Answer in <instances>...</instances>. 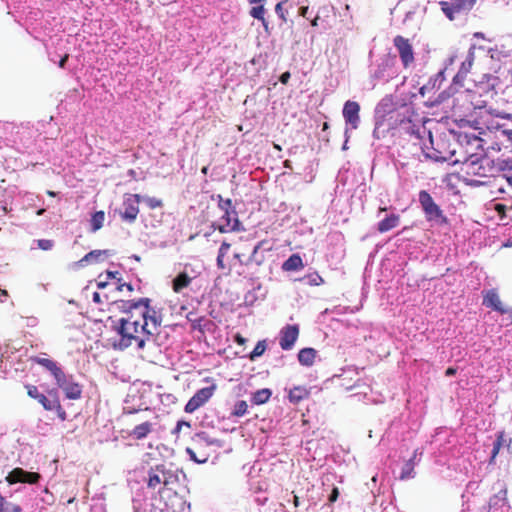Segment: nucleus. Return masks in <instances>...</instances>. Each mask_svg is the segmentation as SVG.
<instances>
[{"label":"nucleus","mask_w":512,"mask_h":512,"mask_svg":"<svg viewBox=\"0 0 512 512\" xmlns=\"http://www.w3.org/2000/svg\"><path fill=\"white\" fill-rule=\"evenodd\" d=\"M148 298H141L137 302L130 301V324L135 333L153 335L161 320L155 310L149 306Z\"/></svg>","instance_id":"f257e3e1"},{"label":"nucleus","mask_w":512,"mask_h":512,"mask_svg":"<svg viewBox=\"0 0 512 512\" xmlns=\"http://www.w3.org/2000/svg\"><path fill=\"white\" fill-rule=\"evenodd\" d=\"M218 209L221 212L219 221L213 223L219 232L227 233L232 231H238L240 222L237 217V213L233 208L231 199H224L221 195H217Z\"/></svg>","instance_id":"f03ea898"},{"label":"nucleus","mask_w":512,"mask_h":512,"mask_svg":"<svg viewBox=\"0 0 512 512\" xmlns=\"http://www.w3.org/2000/svg\"><path fill=\"white\" fill-rule=\"evenodd\" d=\"M176 475L165 467L157 465L150 468L148 472L147 487L152 490L161 491L162 488H168L176 480Z\"/></svg>","instance_id":"7ed1b4c3"},{"label":"nucleus","mask_w":512,"mask_h":512,"mask_svg":"<svg viewBox=\"0 0 512 512\" xmlns=\"http://www.w3.org/2000/svg\"><path fill=\"white\" fill-rule=\"evenodd\" d=\"M216 389L217 386L214 383L209 387L199 389L186 403L184 411L186 413H193L200 407L204 406L214 395Z\"/></svg>","instance_id":"20e7f679"},{"label":"nucleus","mask_w":512,"mask_h":512,"mask_svg":"<svg viewBox=\"0 0 512 512\" xmlns=\"http://www.w3.org/2000/svg\"><path fill=\"white\" fill-rule=\"evenodd\" d=\"M393 44L398 51L403 67L409 68L415 62L414 50L410 40L397 35L393 39Z\"/></svg>","instance_id":"39448f33"},{"label":"nucleus","mask_w":512,"mask_h":512,"mask_svg":"<svg viewBox=\"0 0 512 512\" xmlns=\"http://www.w3.org/2000/svg\"><path fill=\"white\" fill-rule=\"evenodd\" d=\"M55 381L68 399L76 400L81 397L82 388L79 383L73 381L72 376L67 377L62 371V377L55 378Z\"/></svg>","instance_id":"423d86ee"},{"label":"nucleus","mask_w":512,"mask_h":512,"mask_svg":"<svg viewBox=\"0 0 512 512\" xmlns=\"http://www.w3.org/2000/svg\"><path fill=\"white\" fill-rule=\"evenodd\" d=\"M342 114L351 129H357L360 124V105L356 101L348 100L344 103Z\"/></svg>","instance_id":"0eeeda50"},{"label":"nucleus","mask_w":512,"mask_h":512,"mask_svg":"<svg viewBox=\"0 0 512 512\" xmlns=\"http://www.w3.org/2000/svg\"><path fill=\"white\" fill-rule=\"evenodd\" d=\"M41 476L37 472H28L22 468H14L6 477L9 484L29 483L35 484L40 480Z\"/></svg>","instance_id":"6e6552de"},{"label":"nucleus","mask_w":512,"mask_h":512,"mask_svg":"<svg viewBox=\"0 0 512 512\" xmlns=\"http://www.w3.org/2000/svg\"><path fill=\"white\" fill-rule=\"evenodd\" d=\"M299 336L298 325H286L280 331L279 345L283 350H290L293 348Z\"/></svg>","instance_id":"1a4fd4ad"},{"label":"nucleus","mask_w":512,"mask_h":512,"mask_svg":"<svg viewBox=\"0 0 512 512\" xmlns=\"http://www.w3.org/2000/svg\"><path fill=\"white\" fill-rule=\"evenodd\" d=\"M470 3L469 1L462 2V4L459 3H449L447 1H441L439 2V5L441 7L442 12L445 14V16L449 20L455 19V14L459 13L461 11H469L470 10Z\"/></svg>","instance_id":"9d476101"},{"label":"nucleus","mask_w":512,"mask_h":512,"mask_svg":"<svg viewBox=\"0 0 512 512\" xmlns=\"http://www.w3.org/2000/svg\"><path fill=\"white\" fill-rule=\"evenodd\" d=\"M474 50H475V47L472 46L469 49L465 60L461 63L460 69L454 77V80L456 82L463 81L466 78V76L468 75V73H470L473 63H474V60H475V51Z\"/></svg>","instance_id":"9b49d317"},{"label":"nucleus","mask_w":512,"mask_h":512,"mask_svg":"<svg viewBox=\"0 0 512 512\" xmlns=\"http://www.w3.org/2000/svg\"><path fill=\"white\" fill-rule=\"evenodd\" d=\"M483 305L490 307L501 314H505L507 312L502 304V301L500 300L498 293L494 289L488 290L485 293L483 297Z\"/></svg>","instance_id":"f8f14e48"},{"label":"nucleus","mask_w":512,"mask_h":512,"mask_svg":"<svg viewBox=\"0 0 512 512\" xmlns=\"http://www.w3.org/2000/svg\"><path fill=\"white\" fill-rule=\"evenodd\" d=\"M25 388L28 396L36 399L45 410L52 411L54 409L53 399H49L44 394L40 393L37 386L28 384L25 385Z\"/></svg>","instance_id":"ddd939ff"},{"label":"nucleus","mask_w":512,"mask_h":512,"mask_svg":"<svg viewBox=\"0 0 512 512\" xmlns=\"http://www.w3.org/2000/svg\"><path fill=\"white\" fill-rule=\"evenodd\" d=\"M127 320L125 318L119 319L117 325H115V330L118 335L121 336L119 341H115L112 343L114 349L124 350L128 347V333L126 331Z\"/></svg>","instance_id":"4468645a"},{"label":"nucleus","mask_w":512,"mask_h":512,"mask_svg":"<svg viewBox=\"0 0 512 512\" xmlns=\"http://www.w3.org/2000/svg\"><path fill=\"white\" fill-rule=\"evenodd\" d=\"M31 361L49 370L54 378L62 377V369L57 365L55 361L38 356L31 357Z\"/></svg>","instance_id":"2eb2a0df"},{"label":"nucleus","mask_w":512,"mask_h":512,"mask_svg":"<svg viewBox=\"0 0 512 512\" xmlns=\"http://www.w3.org/2000/svg\"><path fill=\"white\" fill-rule=\"evenodd\" d=\"M428 221H436L438 224H447V217L443 214L440 207L434 202L424 210Z\"/></svg>","instance_id":"dca6fc26"},{"label":"nucleus","mask_w":512,"mask_h":512,"mask_svg":"<svg viewBox=\"0 0 512 512\" xmlns=\"http://www.w3.org/2000/svg\"><path fill=\"white\" fill-rule=\"evenodd\" d=\"M400 224V215L392 213L387 215L383 220L377 224V231L379 233H386Z\"/></svg>","instance_id":"f3484780"},{"label":"nucleus","mask_w":512,"mask_h":512,"mask_svg":"<svg viewBox=\"0 0 512 512\" xmlns=\"http://www.w3.org/2000/svg\"><path fill=\"white\" fill-rule=\"evenodd\" d=\"M281 268L285 272L299 271L304 268V263L301 256L295 253L283 262Z\"/></svg>","instance_id":"a211bd4d"},{"label":"nucleus","mask_w":512,"mask_h":512,"mask_svg":"<svg viewBox=\"0 0 512 512\" xmlns=\"http://www.w3.org/2000/svg\"><path fill=\"white\" fill-rule=\"evenodd\" d=\"M310 396V390L305 386H295L290 389L288 398L293 404H298L302 400L308 399Z\"/></svg>","instance_id":"6ab92c4d"},{"label":"nucleus","mask_w":512,"mask_h":512,"mask_svg":"<svg viewBox=\"0 0 512 512\" xmlns=\"http://www.w3.org/2000/svg\"><path fill=\"white\" fill-rule=\"evenodd\" d=\"M317 351L314 348H303L298 353V361L303 366H312L314 364Z\"/></svg>","instance_id":"aec40b11"},{"label":"nucleus","mask_w":512,"mask_h":512,"mask_svg":"<svg viewBox=\"0 0 512 512\" xmlns=\"http://www.w3.org/2000/svg\"><path fill=\"white\" fill-rule=\"evenodd\" d=\"M106 256V250H93L87 253L81 260H79L78 264L80 266H84L85 264L99 263L103 261Z\"/></svg>","instance_id":"412c9836"},{"label":"nucleus","mask_w":512,"mask_h":512,"mask_svg":"<svg viewBox=\"0 0 512 512\" xmlns=\"http://www.w3.org/2000/svg\"><path fill=\"white\" fill-rule=\"evenodd\" d=\"M192 281V278L186 273H179L172 281V289L175 293H180L184 288H187Z\"/></svg>","instance_id":"4be33fe9"},{"label":"nucleus","mask_w":512,"mask_h":512,"mask_svg":"<svg viewBox=\"0 0 512 512\" xmlns=\"http://www.w3.org/2000/svg\"><path fill=\"white\" fill-rule=\"evenodd\" d=\"M265 241H260L253 249L250 257L248 258L247 261H243V256L244 254L243 253H234L233 255V258L235 260H237L241 265L245 264V265H249L250 263H253L255 262L257 265H261L262 263V260H257L256 259V254L257 252L259 251V249L264 245Z\"/></svg>","instance_id":"5701e85b"},{"label":"nucleus","mask_w":512,"mask_h":512,"mask_svg":"<svg viewBox=\"0 0 512 512\" xmlns=\"http://www.w3.org/2000/svg\"><path fill=\"white\" fill-rule=\"evenodd\" d=\"M153 429V424L149 421H145L139 425H136L132 432V434L136 439H143L145 438Z\"/></svg>","instance_id":"b1692460"},{"label":"nucleus","mask_w":512,"mask_h":512,"mask_svg":"<svg viewBox=\"0 0 512 512\" xmlns=\"http://www.w3.org/2000/svg\"><path fill=\"white\" fill-rule=\"evenodd\" d=\"M272 392L268 388L257 390L252 394L251 401L255 405H262L269 401Z\"/></svg>","instance_id":"393cba45"},{"label":"nucleus","mask_w":512,"mask_h":512,"mask_svg":"<svg viewBox=\"0 0 512 512\" xmlns=\"http://www.w3.org/2000/svg\"><path fill=\"white\" fill-rule=\"evenodd\" d=\"M230 247H231V244L226 242V241H224V242H222V244H221V246L219 248L218 256H217V267L220 270L227 269V265H226V263L224 261V257L228 253Z\"/></svg>","instance_id":"a878e982"},{"label":"nucleus","mask_w":512,"mask_h":512,"mask_svg":"<svg viewBox=\"0 0 512 512\" xmlns=\"http://www.w3.org/2000/svg\"><path fill=\"white\" fill-rule=\"evenodd\" d=\"M133 197L137 203L145 202L150 209H156L163 205L160 199L154 197H142L139 194H134Z\"/></svg>","instance_id":"bb28decb"},{"label":"nucleus","mask_w":512,"mask_h":512,"mask_svg":"<svg viewBox=\"0 0 512 512\" xmlns=\"http://www.w3.org/2000/svg\"><path fill=\"white\" fill-rule=\"evenodd\" d=\"M105 221V214L103 211L95 212L90 220L91 231L96 232L103 227Z\"/></svg>","instance_id":"cd10ccee"},{"label":"nucleus","mask_w":512,"mask_h":512,"mask_svg":"<svg viewBox=\"0 0 512 512\" xmlns=\"http://www.w3.org/2000/svg\"><path fill=\"white\" fill-rule=\"evenodd\" d=\"M249 13L253 18L260 20L266 30L268 29V22L266 21V19L264 17L265 8L263 5H258V6L252 7Z\"/></svg>","instance_id":"c85d7f7f"},{"label":"nucleus","mask_w":512,"mask_h":512,"mask_svg":"<svg viewBox=\"0 0 512 512\" xmlns=\"http://www.w3.org/2000/svg\"><path fill=\"white\" fill-rule=\"evenodd\" d=\"M267 349V342L266 340H260L257 342V344L255 345L254 349L252 350V352L249 354V359L251 361H254L256 358L262 356L265 351Z\"/></svg>","instance_id":"c756f323"},{"label":"nucleus","mask_w":512,"mask_h":512,"mask_svg":"<svg viewBox=\"0 0 512 512\" xmlns=\"http://www.w3.org/2000/svg\"><path fill=\"white\" fill-rule=\"evenodd\" d=\"M0 512H21V508L18 505L8 502L0 494Z\"/></svg>","instance_id":"7c9ffc66"},{"label":"nucleus","mask_w":512,"mask_h":512,"mask_svg":"<svg viewBox=\"0 0 512 512\" xmlns=\"http://www.w3.org/2000/svg\"><path fill=\"white\" fill-rule=\"evenodd\" d=\"M247 410H248L247 402L244 400H240L235 403L234 409L231 412V414H232V416H235V417H242L247 413Z\"/></svg>","instance_id":"2f4dec72"},{"label":"nucleus","mask_w":512,"mask_h":512,"mask_svg":"<svg viewBox=\"0 0 512 512\" xmlns=\"http://www.w3.org/2000/svg\"><path fill=\"white\" fill-rule=\"evenodd\" d=\"M419 203L423 209V211L429 207L430 205H432L434 203V200L433 198L431 197V195L426 191V190H421L419 192Z\"/></svg>","instance_id":"473e14b6"},{"label":"nucleus","mask_w":512,"mask_h":512,"mask_svg":"<svg viewBox=\"0 0 512 512\" xmlns=\"http://www.w3.org/2000/svg\"><path fill=\"white\" fill-rule=\"evenodd\" d=\"M186 453L189 455L190 459L193 460L196 463H205L208 460V455L205 453H200L197 455V453L194 451V449L187 447Z\"/></svg>","instance_id":"72a5a7b5"},{"label":"nucleus","mask_w":512,"mask_h":512,"mask_svg":"<svg viewBox=\"0 0 512 512\" xmlns=\"http://www.w3.org/2000/svg\"><path fill=\"white\" fill-rule=\"evenodd\" d=\"M305 279L308 280V284L311 286H319L324 283L323 278L317 272L305 276Z\"/></svg>","instance_id":"f704fd0d"},{"label":"nucleus","mask_w":512,"mask_h":512,"mask_svg":"<svg viewBox=\"0 0 512 512\" xmlns=\"http://www.w3.org/2000/svg\"><path fill=\"white\" fill-rule=\"evenodd\" d=\"M37 246L39 249L44 251L51 250L54 246V241L50 239H39L37 240Z\"/></svg>","instance_id":"c9c22d12"},{"label":"nucleus","mask_w":512,"mask_h":512,"mask_svg":"<svg viewBox=\"0 0 512 512\" xmlns=\"http://www.w3.org/2000/svg\"><path fill=\"white\" fill-rule=\"evenodd\" d=\"M53 404H54V406H55L53 410H55V411L57 412L58 417H59L61 420H65V419H66V412H65V411H64V409L62 408V406H61V404H60V402H59V400H58V398H57V397H55V398L53 399Z\"/></svg>","instance_id":"e433bc0d"},{"label":"nucleus","mask_w":512,"mask_h":512,"mask_svg":"<svg viewBox=\"0 0 512 512\" xmlns=\"http://www.w3.org/2000/svg\"><path fill=\"white\" fill-rule=\"evenodd\" d=\"M283 4H284L283 1L277 3L276 6H275V12L282 19V21L286 22V17H285V13H284V9H283Z\"/></svg>","instance_id":"4c0bfd02"},{"label":"nucleus","mask_w":512,"mask_h":512,"mask_svg":"<svg viewBox=\"0 0 512 512\" xmlns=\"http://www.w3.org/2000/svg\"><path fill=\"white\" fill-rule=\"evenodd\" d=\"M183 426L190 428L191 424H190V422L180 420L177 422L176 427L174 428L172 433L178 435L180 433V431L182 430Z\"/></svg>","instance_id":"58836bf2"},{"label":"nucleus","mask_w":512,"mask_h":512,"mask_svg":"<svg viewBox=\"0 0 512 512\" xmlns=\"http://www.w3.org/2000/svg\"><path fill=\"white\" fill-rule=\"evenodd\" d=\"M191 315L192 313H189L187 315V319L191 322L192 324V328L193 329H199L201 330V322H202V318H195V319H191Z\"/></svg>","instance_id":"ea45409f"},{"label":"nucleus","mask_w":512,"mask_h":512,"mask_svg":"<svg viewBox=\"0 0 512 512\" xmlns=\"http://www.w3.org/2000/svg\"><path fill=\"white\" fill-rule=\"evenodd\" d=\"M412 470H413V465H412V463L410 461L403 468L402 473H401V478L405 479V478L409 477L411 472H412Z\"/></svg>","instance_id":"a19ab883"},{"label":"nucleus","mask_w":512,"mask_h":512,"mask_svg":"<svg viewBox=\"0 0 512 512\" xmlns=\"http://www.w3.org/2000/svg\"><path fill=\"white\" fill-rule=\"evenodd\" d=\"M495 211L498 213L499 217L502 219L505 217V213H506V206L504 204H501V203H497L495 204V207H494Z\"/></svg>","instance_id":"79ce46f5"},{"label":"nucleus","mask_w":512,"mask_h":512,"mask_svg":"<svg viewBox=\"0 0 512 512\" xmlns=\"http://www.w3.org/2000/svg\"><path fill=\"white\" fill-rule=\"evenodd\" d=\"M500 449L501 447L499 446V443H494L490 462L494 461L496 456L499 454Z\"/></svg>","instance_id":"37998d69"},{"label":"nucleus","mask_w":512,"mask_h":512,"mask_svg":"<svg viewBox=\"0 0 512 512\" xmlns=\"http://www.w3.org/2000/svg\"><path fill=\"white\" fill-rule=\"evenodd\" d=\"M504 442H505V433H504V431H500L497 434V438H496V441L494 443H499V446L502 447Z\"/></svg>","instance_id":"c03bdc74"},{"label":"nucleus","mask_w":512,"mask_h":512,"mask_svg":"<svg viewBox=\"0 0 512 512\" xmlns=\"http://www.w3.org/2000/svg\"><path fill=\"white\" fill-rule=\"evenodd\" d=\"M234 341L238 344V345H244L246 343V338H244L241 334L237 333L235 336H234Z\"/></svg>","instance_id":"a18cd8bd"},{"label":"nucleus","mask_w":512,"mask_h":512,"mask_svg":"<svg viewBox=\"0 0 512 512\" xmlns=\"http://www.w3.org/2000/svg\"><path fill=\"white\" fill-rule=\"evenodd\" d=\"M290 77H291V74H290V72H288V71H287V72H284V73L280 76L279 80H280V82H281L282 84H287V83L289 82Z\"/></svg>","instance_id":"49530a36"},{"label":"nucleus","mask_w":512,"mask_h":512,"mask_svg":"<svg viewBox=\"0 0 512 512\" xmlns=\"http://www.w3.org/2000/svg\"><path fill=\"white\" fill-rule=\"evenodd\" d=\"M339 496L338 488H334L329 496L330 502H335Z\"/></svg>","instance_id":"de8ad7c7"},{"label":"nucleus","mask_w":512,"mask_h":512,"mask_svg":"<svg viewBox=\"0 0 512 512\" xmlns=\"http://www.w3.org/2000/svg\"><path fill=\"white\" fill-rule=\"evenodd\" d=\"M129 339H130V342H131L132 340H135V341L137 342V344H138V346H139V347H142V346H143V344H144V340H143V339H140L138 336L133 335V334H131V333H130Z\"/></svg>","instance_id":"09e8293b"},{"label":"nucleus","mask_w":512,"mask_h":512,"mask_svg":"<svg viewBox=\"0 0 512 512\" xmlns=\"http://www.w3.org/2000/svg\"><path fill=\"white\" fill-rule=\"evenodd\" d=\"M68 59H69V54H65V55L60 59V61H59V63H58V66H59L60 68H64V67H65V65H66V62L68 61Z\"/></svg>","instance_id":"8fccbe9b"},{"label":"nucleus","mask_w":512,"mask_h":512,"mask_svg":"<svg viewBox=\"0 0 512 512\" xmlns=\"http://www.w3.org/2000/svg\"><path fill=\"white\" fill-rule=\"evenodd\" d=\"M457 373V368L455 367H448L445 371V375L450 377V376H453Z\"/></svg>","instance_id":"3c124183"},{"label":"nucleus","mask_w":512,"mask_h":512,"mask_svg":"<svg viewBox=\"0 0 512 512\" xmlns=\"http://www.w3.org/2000/svg\"><path fill=\"white\" fill-rule=\"evenodd\" d=\"M503 135L506 136L507 140L512 143V130L506 129L502 131Z\"/></svg>","instance_id":"603ef678"},{"label":"nucleus","mask_w":512,"mask_h":512,"mask_svg":"<svg viewBox=\"0 0 512 512\" xmlns=\"http://www.w3.org/2000/svg\"><path fill=\"white\" fill-rule=\"evenodd\" d=\"M473 141L475 143L476 148H480V149L483 150V147H482V144H481L482 140L480 138L474 137Z\"/></svg>","instance_id":"864d4df0"},{"label":"nucleus","mask_w":512,"mask_h":512,"mask_svg":"<svg viewBox=\"0 0 512 512\" xmlns=\"http://www.w3.org/2000/svg\"><path fill=\"white\" fill-rule=\"evenodd\" d=\"M504 178L506 179L507 183L512 187V173L505 174Z\"/></svg>","instance_id":"5fc2aeb1"},{"label":"nucleus","mask_w":512,"mask_h":512,"mask_svg":"<svg viewBox=\"0 0 512 512\" xmlns=\"http://www.w3.org/2000/svg\"><path fill=\"white\" fill-rule=\"evenodd\" d=\"M93 301L96 302V303H101L100 294L98 292H95L93 294Z\"/></svg>","instance_id":"6e6d98bb"},{"label":"nucleus","mask_w":512,"mask_h":512,"mask_svg":"<svg viewBox=\"0 0 512 512\" xmlns=\"http://www.w3.org/2000/svg\"><path fill=\"white\" fill-rule=\"evenodd\" d=\"M307 12H308V7L307 6H304V7L300 8V15L301 16L305 17Z\"/></svg>","instance_id":"4d7b16f0"},{"label":"nucleus","mask_w":512,"mask_h":512,"mask_svg":"<svg viewBox=\"0 0 512 512\" xmlns=\"http://www.w3.org/2000/svg\"><path fill=\"white\" fill-rule=\"evenodd\" d=\"M293 504L295 507H298L300 505L299 497L297 495H294L293 497Z\"/></svg>","instance_id":"13d9d810"},{"label":"nucleus","mask_w":512,"mask_h":512,"mask_svg":"<svg viewBox=\"0 0 512 512\" xmlns=\"http://www.w3.org/2000/svg\"><path fill=\"white\" fill-rule=\"evenodd\" d=\"M474 37L475 38H479V39H484L485 38V36H484V34L482 32H475L474 33Z\"/></svg>","instance_id":"bf43d9fd"},{"label":"nucleus","mask_w":512,"mask_h":512,"mask_svg":"<svg viewBox=\"0 0 512 512\" xmlns=\"http://www.w3.org/2000/svg\"><path fill=\"white\" fill-rule=\"evenodd\" d=\"M318 20H319V16H316L312 21H311V25L312 26H317L318 25Z\"/></svg>","instance_id":"052dcab7"},{"label":"nucleus","mask_w":512,"mask_h":512,"mask_svg":"<svg viewBox=\"0 0 512 512\" xmlns=\"http://www.w3.org/2000/svg\"><path fill=\"white\" fill-rule=\"evenodd\" d=\"M137 212H138L137 210L133 211V212L130 210V215H129L130 220H132L136 217Z\"/></svg>","instance_id":"680f3d73"},{"label":"nucleus","mask_w":512,"mask_h":512,"mask_svg":"<svg viewBox=\"0 0 512 512\" xmlns=\"http://www.w3.org/2000/svg\"><path fill=\"white\" fill-rule=\"evenodd\" d=\"M435 160H446V157L445 156H442V155H435L433 157Z\"/></svg>","instance_id":"e2e57ef3"},{"label":"nucleus","mask_w":512,"mask_h":512,"mask_svg":"<svg viewBox=\"0 0 512 512\" xmlns=\"http://www.w3.org/2000/svg\"><path fill=\"white\" fill-rule=\"evenodd\" d=\"M47 195L50 196V197H55L56 196V192H54L52 190H48L47 191Z\"/></svg>","instance_id":"0e129e2a"},{"label":"nucleus","mask_w":512,"mask_h":512,"mask_svg":"<svg viewBox=\"0 0 512 512\" xmlns=\"http://www.w3.org/2000/svg\"><path fill=\"white\" fill-rule=\"evenodd\" d=\"M201 172L206 175L208 173V167L207 166H204L201 170Z\"/></svg>","instance_id":"69168bd1"},{"label":"nucleus","mask_w":512,"mask_h":512,"mask_svg":"<svg viewBox=\"0 0 512 512\" xmlns=\"http://www.w3.org/2000/svg\"><path fill=\"white\" fill-rule=\"evenodd\" d=\"M45 213V209L41 208L37 211V215H43Z\"/></svg>","instance_id":"338daca9"},{"label":"nucleus","mask_w":512,"mask_h":512,"mask_svg":"<svg viewBox=\"0 0 512 512\" xmlns=\"http://www.w3.org/2000/svg\"><path fill=\"white\" fill-rule=\"evenodd\" d=\"M329 128V124L327 122L323 123V130H327Z\"/></svg>","instance_id":"774afa93"}]
</instances>
